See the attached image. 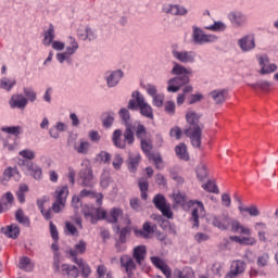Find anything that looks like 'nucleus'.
I'll return each mask as SVG.
<instances>
[{
    "mask_svg": "<svg viewBox=\"0 0 278 278\" xmlns=\"http://www.w3.org/2000/svg\"><path fill=\"white\" fill-rule=\"evenodd\" d=\"M4 134H10L11 136H18L21 134V126H11L2 128Z\"/></svg>",
    "mask_w": 278,
    "mask_h": 278,
    "instance_id": "55",
    "label": "nucleus"
},
{
    "mask_svg": "<svg viewBox=\"0 0 278 278\" xmlns=\"http://www.w3.org/2000/svg\"><path fill=\"white\" fill-rule=\"evenodd\" d=\"M269 263H270V254L268 253H263L258 255L256 260V266H258V268H266V266H268Z\"/></svg>",
    "mask_w": 278,
    "mask_h": 278,
    "instance_id": "46",
    "label": "nucleus"
},
{
    "mask_svg": "<svg viewBox=\"0 0 278 278\" xmlns=\"http://www.w3.org/2000/svg\"><path fill=\"white\" fill-rule=\"evenodd\" d=\"M123 136L124 135L122 129L114 130L112 135V142L114 147H116L117 149H125L127 144H129V141L125 139V136H124V140L122 139Z\"/></svg>",
    "mask_w": 278,
    "mask_h": 278,
    "instance_id": "21",
    "label": "nucleus"
},
{
    "mask_svg": "<svg viewBox=\"0 0 278 278\" xmlns=\"http://www.w3.org/2000/svg\"><path fill=\"white\" fill-rule=\"evenodd\" d=\"M207 29L211 31H225V25L222 22H215L213 25L208 26Z\"/></svg>",
    "mask_w": 278,
    "mask_h": 278,
    "instance_id": "64",
    "label": "nucleus"
},
{
    "mask_svg": "<svg viewBox=\"0 0 278 278\" xmlns=\"http://www.w3.org/2000/svg\"><path fill=\"white\" fill-rule=\"evenodd\" d=\"M18 268H21V270H34V264H31V258L24 256L20 260L18 263Z\"/></svg>",
    "mask_w": 278,
    "mask_h": 278,
    "instance_id": "45",
    "label": "nucleus"
},
{
    "mask_svg": "<svg viewBox=\"0 0 278 278\" xmlns=\"http://www.w3.org/2000/svg\"><path fill=\"white\" fill-rule=\"evenodd\" d=\"M195 173L198 179H200V181H203V179L207 177V165H205V163L198 164Z\"/></svg>",
    "mask_w": 278,
    "mask_h": 278,
    "instance_id": "47",
    "label": "nucleus"
},
{
    "mask_svg": "<svg viewBox=\"0 0 278 278\" xmlns=\"http://www.w3.org/2000/svg\"><path fill=\"white\" fill-rule=\"evenodd\" d=\"M104 119L102 121L103 127L110 128L111 125H114V116L110 113H104Z\"/></svg>",
    "mask_w": 278,
    "mask_h": 278,
    "instance_id": "57",
    "label": "nucleus"
},
{
    "mask_svg": "<svg viewBox=\"0 0 278 278\" xmlns=\"http://www.w3.org/2000/svg\"><path fill=\"white\" fill-rule=\"evenodd\" d=\"M123 156H121V154H115L114 159H113V168H115V170H121V167L123 166Z\"/></svg>",
    "mask_w": 278,
    "mask_h": 278,
    "instance_id": "56",
    "label": "nucleus"
},
{
    "mask_svg": "<svg viewBox=\"0 0 278 278\" xmlns=\"http://www.w3.org/2000/svg\"><path fill=\"white\" fill-rule=\"evenodd\" d=\"M244 270H247V263H244V261H233L225 278H236L238 275H242Z\"/></svg>",
    "mask_w": 278,
    "mask_h": 278,
    "instance_id": "13",
    "label": "nucleus"
},
{
    "mask_svg": "<svg viewBox=\"0 0 278 278\" xmlns=\"http://www.w3.org/2000/svg\"><path fill=\"white\" fill-rule=\"evenodd\" d=\"M156 230H157V226L155 224L146 222L141 230H136V235L141 236V238L149 239L151 238L152 233H155Z\"/></svg>",
    "mask_w": 278,
    "mask_h": 278,
    "instance_id": "23",
    "label": "nucleus"
},
{
    "mask_svg": "<svg viewBox=\"0 0 278 278\" xmlns=\"http://www.w3.org/2000/svg\"><path fill=\"white\" fill-rule=\"evenodd\" d=\"M164 14H170L172 16H186L188 10L178 4H168L163 8Z\"/></svg>",
    "mask_w": 278,
    "mask_h": 278,
    "instance_id": "16",
    "label": "nucleus"
},
{
    "mask_svg": "<svg viewBox=\"0 0 278 278\" xmlns=\"http://www.w3.org/2000/svg\"><path fill=\"white\" fill-rule=\"evenodd\" d=\"M98 159L100 160V162H103V164H110V161L112 160V155H110V153L105 151H101L98 154Z\"/></svg>",
    "mask_w": 278,
    "mask_h": 278,
    "instance_id": "59",
    "label": "nucleus"
},
{
    "mask_svg": "<svg viewBox=\"0 0 278 278\" xmlns=\"http://www.w3.org/2000/svg\"><path fill=\"white\" fill-rule=\"evenodd\" d=\"M23 91L27 101H30V103H34V101H36L37 94H36V91H34V89L29 87H24Z\"/></svg>",
    "mask_w": 278,
    "mask_h": 278,
    "instance_id": "51",
    "label": "nucleus"
},
{
    "mask_svg": "<svg viewBox=\"0 0 278 278\" xmlns=\"http://www.w3.org/2000/svg\"><path fill=\"white\" fill-rule=\"evenodd\" d=\"M212 225L213 227H217V229H220L222 231H227V229L231 227V231H235V233L251 236V228L241 225L238 219H232L231 217H229V214L213 216Z\"/></svg>",
    "mask_w": 278,
    "mask_h": 278,
    "instance_id": "2",
    "label": "nucleus"
},
{
    "mask_svg": "<svg viewBox=\"0 0 278 278\" xmlns=\"http://www.w3.org/2000/svg\"><path fill=\"white\" fill-rule=\"evenodd\" d=\"M153 266L159 268L165 275L166 278H170L172 271L170 267L167 266V264L164 262V260L157 257V256H151L150 257Z\"/></svg>",
    "mask_w": 278,
    "mask_h": 278,
    "instance_id": "18",
    "label": "nucleus"
},
{
    "mask_svg": "<svg viewBox=\"0 0 278 278\" xmlns=\"http://www.w3.org/2000/svg\"><path fill=\"white\" fill-rule=\"evenodd\" d=\"M252 235L253 230H251V235H245V237L231 236L230 240L231 242H237V244H240L241 247H255V244H257V239Z\"/></svg>",
    "mask_w": 278,
    "mask_h": 278,
    "instance_id": "12",
    "label": "nucleus"
},
{
    "mask_svg": "<svg viewBox=\"0 0 278 278\" xmlns=\"http://www.w3.org/2000/svg\"><path fill=\"white\" fill-rule=\"evenodd\" d=\"M78 37L80 38V40H94V38H97V35H94L90 27H87L85 29V35H81V30H78Z\"/></svg>",
    "mask_w": 278,
    "mask_h": 278,
    "instance_id": "49",
    "label": "nucleus"
},
{
    "mask_svg": "<svg viewBox=\"0 0 278 278\" xmlns=\"http://www.w3.org/2000/svg\"><path fill=\"white\" fill-rule=\"evenodd\" d=\"M153 98V105L156 108H162L164 105V94L162 93H156Z\"/></svg>",
    "mask_w": 278,
    "mask_h": 278,
    "instance_id": "58",
    "label": "nucleus"
},
{
    "mask_svg": "<svg viewBox=\"0 0 278 278\" xmlns=\"http://www.w3.org/2000/svg\"><path fill=\"white\" fill-rule=\"evenodd\" d=\"M175 278H194V270L190 267H186L182 270L176 271Z\"/></svg>",
    "mask_w": 278,
    "mask_h": 278,
    "instance_id": "48",
    "label": "nucleus"
},
{
    "mask_svg": "<svg viewBox=\"0 0 278 278\" xmlns=\"http://www.w3.org/2000/svg\"><path fill=\"white\" fill-rule=\"evenodd\" d=\"M54 199L55 201L51 208L47 211L43 208L40 211L46 220H51V218H53L51 215V210L54 212V214H60V212L66 207V199H68V186L58 187L54 192Z\"/></svg>",
    "mask_w": 278,
    "mask_h": 278,
    "instance_id": "4",
    "label": "nucleus"
},
{
    "mask_svg": "<svg viewBox=\"0 0 278 278\" xmlns=\"http://www.w3.org/2000/svg\"><path fill=\"white\" fill-rule=\"evenodd\" d=\"M132 257L139 266H142V261L147 257V247L138 245L134 249Z\"/></svg>",
    "mask_w": 278,
    "mask_h": 278,
    "instance_id": "28",
    "label": "nucleus"
},
{
    "mask_svg": "<svg viewBox=\"0 0 278 278\" xmlns=\"http://www.w3.org/2000/svg\"><path fill=\"white\" fill-rule=\"evenodd\" d=\"M14 86H16V79H10L8 77H3L0 80V88L2 90H7V92H10V90H12Z\"/></svg>",
    "mask_w": 278,
    "mask_h": 278,
    "instance_id": "42",
    "label": "nucleus"
},
{
    "mask_svg": "<svg viewBox=\"0 0 278 278\" xmlns=\"http://www.w3.org/2000/svg\"><path fill=\"white\" fill-rule=\"evenodd\" d=\"M3 233L8 238H12L13 240H16V238H18V236H21V228H18L15 224H13V225L4 228Z\"/></svg>",
    "mask_w": 278,
    "mask_h": 278,
    "instance_id": "34",
    "label": "nucleus"
},
{
    "mask_svg": "<svg viewBox=\"0 0 278 278\" xmlns=\"http://www.w3.org/2000/svg\"><path fill=\"white\" fill-rule=\"evenodd\" d=\"M238 210L240 212V214H244V212H247L250 216H260V208H257L255 205L252 206H238Z\"/></svg>",
    "mask_w": 278,
    "mask_h": 278,
    "instance_id": "43",
    "label": "nucleus"
},
{
    "mask_svg": "<svg viewBox=\"0 0 278 278\" xmlns=\"http://www.w3.org/2000/svg\"><path fill=\"white\" fill-rule=\"evenodd\" d=\"M124 225L127 226L123 228H121V225L116 226L117 231H119V242H122V244H125L127 242V236H129V232L131 231V229L129 228V225H131V220L128 216L124 218Z\"/></svg>",
    "mask_w": 278,
    "mask_h": 278,
    "instance_id": "24",
    "label": "nucleus"
},
{
    "mask_svg": "<svg viewBox=\"0 0 278 278\" xmlns=\"http://www.w3.org/2000/svg\"><path fill=\"white\" fill-rule=\"evenodd\" d=\"M81 166L84 167L78 173V181L84 188H92L96 184L92 166H90L88 161L84 162Z\"/></svg>",
    "mask_w": 278,
    "mask_h": 278,
    "instance_id": "6",
    "label": "nucleus"
},
{
    "mask_svg": "<svg viewBox=\"0 0 278 278\" xmlns=\"http://www.w3.org/2000/svg\"><path fill=\"white\" fill-rule=\"evenodd\" d=\"M55 39V29L53 25H50L49 29L45 33L43 45L49 47V45H53V40Z\"/></svg>",
    "mask_w": 278,
    "mask_h": 278,
    "instance_id": "40",
    "label": "nucleus"
},
{
    "mask_svg": "<svg viewBox=\"0 0 278 278\" xmlns=\"http://www.w3.org/2000/svg\"><path fill=\"white\" fill-rule=\"evenodd\" d=\"M153 204L159 210L165 218H173V211L170 210V204L166 203V198L163 194H156L153 198Z\"/></svg>",
    "mask_w": 278,
    "mask_h": 278,
    "instance_id": "8",
    "label": "nucleus"
},
{
    "mask_svg": "<svg viewBox=\"0 0 278 278\" xmlns=\"http://www.w3.org/2000/svg\"><path fill=\"white\" fill-rule=\"evenodd\" d=\"M185 135L187 136V138H190L192 147H194L195 149H201V127H195L194 129L187 128L185 130Z\"/></svg>",
    "mask_w": 278,
    "mask_h": 278,
    "instance_id": "11",
    "label": "nucleus"
},
{
    "mask_svg": "<svg viewBox=\"0 0 278 278\" xmlns=\"http://www.w3.org/2000/svg\"><path fill=\"white\" fill-rule=\"evenodd\" d=\"M70 45L71 46L66 48L64 53L56 54V60H59L61 64L64 62V60H66V55H73V53L79 49V43H77V40H75L73 37H70Z\"/></svg>",
    "mask_w": 278,
    "mask_h": 278,
    "instance_id": "17",
    "label": "nucleus"
},
{
    "mask_svg": "<svg viewBox=\"0 0 278 278\" xmlns=\"http://www.w3.org/2000/svg\"><path fill=\"white\" fill-rule=\"evenodd\" d=\"M268 56H260L258 64L261 66V75H269V73H275L277 71V64H269Z\"/></svg>",
    "mask_w": 278,
    "mask_h": 278,
    "instance_id": "14",
    "label": "nucleus"
},
{
    "mask_svg": "<svg viewBox=\"0 0 278 278\" xmlns=\"http://www.w3.org/2000/svg\"><path fill=\"white\" fill-rule=\"evenodd\" d=\"M121 266L122 268H125L128 277H131L134 270H136V262H134V258L129 255H123L121 257Z\"/></svg>",
    "mask_w": 278,
    "mask_h": 278,
    "instance_id": "20",
    "label": "nucleus"
},
{
    "mask_svg": "<svg viewBox=\"0 0 278 278\" xmlns=\"http://www.w3.org/2000/svg\"><path fill=\"white\" fill-rule=\"evenodd\" d=\"M132 99L135 100H129L128 102V110H136V108H139L141 116L153 121V108L147 103L144 96H142L140 91H135L132 92Z\"/></svg>",
    "mask_w": 278,
    "mask_h": 278,
    "instance_id": "5",
    "label": "nucleus"
},
{
    "mask_svg": "<svg viewBox=\"0 0 278 278\" xmlns=\"http://www.w3.org/2000/svg\"><path fill=\"white\" fill-rule=\"evenodd\" d=\"M20 155L22 157H25V160H35L36 159V153L31 150H22L20 152Z\"/></svg>",
    "mask_w": 278,
    "mask_h": 278,
    "instance_id": "63",
    "label": "nucleus"
},
{
    "mask_svg": "<svg viewBox=\"0 0 278 278\" xmlns=\"http://www.w3.org/2000/svg\"><path fill=\"white\" fill-rule=\"evenodd\" d=\"M27 170L34 177V179H42V168L37 165H34L31 162H27L26 164Z\"/></svg>",
    "mask_w": 278,
    "mask_h": 278,
    "instance_id": "35",
    "label": "nucleus"
},
{
    "mask_svg": "<svg viewBox=\"0 0 278 278\" xmlns=\"http://www.w3.org/2000/svg\"><path fill=\"white\" fill-rule=\"evenodd\" d=\"M197 207L191 212V220L193 223V227H199V214H203L205 212V207L201 202H197Z\"/></svg>",
    "mask_w": 278,
    "mask_h": 278,
    "instance_id": "31",
    "label": "nucleus"
},
{
    "mask_svg": "<svg viewBox=\"0 0 278 278\" xmlns=\"http://www.w3.org/2000/svg\"><path fill=\"white\" fill-rule=\"evenodd\" d=\"M193 42L204 45V42H216V36L205 35L199 27L193 26Z\"/></svg>",
    "mask_w": 278,
    "mask_h": 278,
    "instance_id": "10",
    "label": "nucleus"
},
{
    "mask_svg": "<svg viewBox=\"0 0 278 278\" xmlns=\"http://www.w3.org/2000/svg\"><path fill=\"white\" fill-rule=\"evenodd\" d=\"M186 119H187V123H189V125H190L189 129H197V127H200L199 126V115H197V113L189 111L186 114Z\"/></svg>",
    "mask_w": 278,
    "mask_h": 278,
    "instance_id": "37",
    "label": "nucleus"
},
{
    "mask_svg": "<svg viewBox=\"0 0 278 278\" xmlns=\"http://www.w3.org/2000/svg\"><path fill=\"white\" fill-rule=\"evenodd\" d=\"M15 218L17 223H21L22 225H28L29 218L25 216V213H23V210H17L15 213Z\"/></svg>",
    "mask_w": 278,
    "mask_h": 278,
    "instance_id": "52",
    "label": "nucleus"
},
{
    "mask_svg": "<svg viewBox=\"0 0 278 278\" xmlns=\"http://www.w3.org/2000/svg\"><path fill=\"white\" fill-rule=\"evenodd\" d=\"M14 204V194L7 192L0 200V214H3Z\"/></svg>",
    "mask_w": 278,
    "mask_h": 278,
    "instance_id": "25",
    "label": "nucleus"
},
{
    "mask_svg": "<svg viewBox=\"0 0 278 278\" xmlns=\"http://www.w3.org/2000/svg\"><path fill=\"white\" fill-rule=\"evenodd\" d=\"M9 105L12 110H15V108L17 110H25L27 108V98L23 94H13L9 101Z\"/></svg>",
    "mask_w": 278,
    "mask_h": 278,
    "instance_id": "15",
    "label": "nucleus"
},
{
    "mask_svg": "<svg viewBox=\"0 0 278 278\" xmlns=\"http://www.w3.org/2000/svg\"><path fill=\"white\" fill-rule=\"evenodd\" d=\"M65 233L67 236H77V227L73 225L71 222L65 223Z\"/></svg>",
    "mask_w": 278,
    "mask_h": 278,
    "instance_id": "54",
    "label": "nucleus"
},
{
    "mask_svg": "<svg viewBox=\"0 0 278 278\" xmlns=\"http://www.w3.org/2000/svg\"><path fill=\"white\" fill-rule=\"evenodd\" d=\"M227 90L222 89V90H214L210 93V96L212 97V99L215 101V103H225L226 99H227Z\"/></svg>",
    "mask_w": 278,
    "mask_h": 278,
    "instance_id": "33",
    "label": "nucleus"
},
{
    "mask_svg": "<svg viewBox=\"0 0 278 278\" xmlns=\"http://www.w3.org/2000/svg\"><path fill=\"white\" fill-rule=\"evenodd\" d=\"M72 262H74V264H77V266L80 268L83 273V276L90 277L92 269H90V266L86 264L84 258H73Z\"/></svg>",
    "mask_w": 278,
    "mask_h": 278,
    "instance_id": "32",
    "label": "nucleus"
},
{
    "mask_svg": "<svg viewBox=\"0 0 278 278\" xmlns=\"http://www.w3.org/2000/svg\"><path fill=\"white\" fill-rule=\"evenodd\" d=\"M138 186H139L140 192H141V199L143 201H147V199L149 197L147 194V192H149V180L147 178H140L138 180Z\"/></svg>",
    "mask_w": 278,
    "mask_h": 278,
    "instance_id": "38",
    "label": "nucleus"
},
{
    "mask_svg": "<svg viewBox=\"0 0 278 278\" xmlns=\"http://www.w3.org/2000/svg\"><path fill=\"white\" fill-rule=\"evenodd\" d=\"M83 215L85 216L86 220H90L92 225L99 223V220H108V223H118V219L123 217V210L114 207L108 215L105 210L98 207L94 208L92 206H88L85 204L83 207Z\"/></svg>",
    "mask_w": 278,
    "mask_h": 278,
    "instance_id": "1",
    "label": "nucleus"
},
{
    "mask_svg": "<svg viewBox=\"0 0 278 278\" xmlns=\"http://www.w3.org/2000/svg\"><path fill=\"white\" fill-rule=\"evenodd\" d=\"M140 154H137L135 156H129L128 159V169L130 173H136L138 170V166H140Z\"/></svg>",
    "mask_w": 278,
    "mask_h": 278,
    "instance_id": "41",
    "label": "nucleus"
},
{
    "mask_svg": "<svg viewBox=\"0 0 278 278\" xmlns=\"http://www.w3.org/2000/svg\"><path fill=\"white\" fill-rule=\"evenodd\" d=\"M74 149L77 151V153L86 155V153H88L90 150V142L86 141L85 139H80L79 143L74 146Z\"/></svg>",
    "mask_w": 278,
    "mask_h": 278,
    "instance_id": "39",
    "label": "nucleus"
},
{
    "mask_svg": "<svg viewBox=\"0 0 278 278\" xmlns=\"http://www.w3.org/2000/svg\"><path fill=\"white\" fill-rule=\"evenodd\" d=\"M140 142L143 153H146V155H149V153H151V150L153 149V144H151V141L147 139H142Z\"/></svg>",
    "mask_w": 278,
    "mask_h": 278,
    "instance_id": "53",
    "label": "nucleus"
},
{
    "mask_svg": "<svg viewBox=\"0 0 278 278\" xmlns=\"http://www.w3.org/2000/svg\"><path fill=\"white\" fill-rule=\"evenodd\" d=\"M130 131L132 134V138H137L138 140H146L147 138V127L142 124H140V122H135L134 125L130 128ZM135 131V135H134ZM136 136V137H135Z\"/></svg>",
    "mask_w": 278,
    "mask_h": 278,
    "instance_id": "19",
    "label": "nucleus"
},
{
    "mask_svg": "<svg viewBox=\"0 0 278 278\" xmlns=\"http://www.w3.org/2000/svg\"><path fill=\"white\" fill-rule=\"evenodd\" d=\"M123 79V71L117 70L112 72L108 78H106V84L109 88H114L115 86H118V81Z\"/></svg>",
    "mask_w": 278,
    "mask_h": 278,
    "instance_id": "29",
    "label": "nucleus"
},
{
    "mask_svg": "<svg viewBox=\"0 0 278 278\" xmlns=\"http://www.w3.org/2000/svg\"><path fill=\"white\" fill-rule=\"evenodd\" d=\"M238 46L243 51H253L255 47V37L253 35L244 36L238 40Z\"/></svg>",
    "mask_w": 278,
    "mask_h": 278,
    "instance_id": "22",
    "label": "nucleus"
},
{
    "mask_svg": "<svg viewBox=\"0 0 278 278\" xmlns=\"http://www.w3.org/2000/svg\"><path fill=\"white\" fill-rule=\"evenodd\" d=\"M172 55L175 58V60L181 62V64H192V62L197 60V52L194 51H179L177 49H173Z\"/></svg>",
    "mask_w": 278,
    "mask_h": 278,
    "instance_id": "9",
    "label": "nucleus"
},
{
    "mask_svg": "<svg viewBox=\"0 0 278 278\" xmlns=\"http://www.w3.org/2000/svg\"><path fill=\"white\" fill-rule=\"evenodd\" d=\"M62 270H65L68 277H72V278L79 277V268H77V266L75 265L64 264L62 265Z\"/></svg>",
    "mask_w": 278,
    "mask_h": 278,
    "instance_id": "44",
    "label": "nucleus"
},
{
    "mask_svg": "<svg viewBox=\"0 0 278 278\" xmlns=\"http://www.w3.org/2000/svg\"><path fill=\"white\" fill-rule=\"evenodd\" d=\"M175 151L179 160H185V162H188V160H190V155L188 154V148L186 147V143L178 144L175 148Z\"/></svg>",
    "mask_w": 278,
    "mask_h": 278,
    "instance_id": "36",
    "label": "nucleus"
},
{
    "mask_svg": "<svg viewBox=\"0 0 278 278\" xmlns=\"http://www.w3.org/2000/svg\"><path fill=\"white\" fill-rule=\"evenodd\" d=\"M252 90H262V92H270V88L273 87V83L268 80H260L255 84L249 85Z\"/></svg>",
    "mask_w": 278,
    "mask_h": 278,
    "instance_id": "30",
    "label": "nucleus"
},
{
    "mask_svg": "<svg viewBox=\"0 0 278 278\" xmlns=\"http://www.w3.org/2000/svg\"><path fill=\"white\" fill-rule=\"evenodd\" d=\"M206 192H212L213 194H218V186L213 180H208L206 184L202 186Z\"/></svg>",
    "mask_w": 278,
    "mask_h": 278,
    "instance_id": "50",
    "label": "nucleus"
},
{
    "mask_svg": "<svg viewBox=\"0 0 278 278\" xmlns=\"http://www.w3.org/2000/svg\"><path fill=\"white\" fill-rule=\"evenodd\" d=\"M181 128H179V126H175L169 131L170 138H176V140H181Z\"/></svg>",
    "mask_w": 278,
    "mask_h": 278,
    "instance_id": "61",
    "label": "nucleus"
},
{
    "mask_svg": "<svg viewBox=\"0 0 278 278\" xmlns=\"http://www.w3.org/2000/svg\"><path fill=\"white\" fill-rule=\"evenodd\" d=\"M164 108H165V112L169 114V116H173L175 114V102L167 101L165 102Z\"/></svg>",
    "mask_w": 278,
    "mask_h": 278,
    "instance_id": "62",
    "label": "nucleus"
},
{
    "mask_svg": "<svg viewBox=\"0 0 278 278\" xmlns=\"http://www.w3.org/2000/svg\"><path fill=\"white\" fill-rule=\"evenodd\" d=\"M172 75H176V77L168 80L167 92H179L181 87L186 86V84H190V75H192V71L175 62L174 67L172 68Z\"/></svg>",
    "mask_w": 278,
    "mask_h": 278,
    "instance_id": "3",
    "label": "nucleus"
},
{
    "mask_svg": "<svg viewBox=\"0 0 278 278\" xmlns=\"http://www.w3.org/2000/svg\"><path fill=\"white\" fill-rule=\"evenodd\" d=\"M86 241L80 240L75 244L74 249L68 250V255L72 256V260H77V255H84L86 253Z\"/></svg>",
    "mask_w": 278,
    "mask_h": 278,
    "instance_id": "26",
    "label": "nucleus"
},
{
    "mask_svg": "<svg viewBox=\"0 0 278 278\" xmlns=\"http://www.w3.org/2000/svg\"><path fill=\"white\" fill-rule=\"evenodd\" d=\"M194 240H195V242H198V244H201L202 242H207V240H210V235L203 233V232H198L194 236Z\"/></svg>",
    "mask_w": 278,
    "mask_h": 278,
    "instance_id": "60",
    "label": "nucleus"
},
{
    "mask_svg": "<svg viewBox=\"0 0 278 278\" xmlns=\"http://www.w3.org/2000/svg\"><path fill=\"white\" fill-rule=\"evenodd\" d=\"M119 116L122 118V123L125 126L124 138L128 141V144L131 147L134 144V134L131 132V115L129 114V110L121 109Z\"/></svg>",
    "mask_w": 278,
    "mask_h": 278,
    "instance_id": "7",
    "label": "nucleus"
},
{
    "mask_svg": "<svg viewBox=\"0 0 278 278\" xmlns=\"http://www.w3.org/2000/svg\"><path fill=\"white\" fill-rule=\"evenodd\" d=\"M229 21L232 23L233 27H242L247 23V15L240 12H232L229 14Z\"/></svg>",
    "mask_w": 278,
    "mask_h": 278,
    "instance_id": "27",
    "label": "nucleus"
}]
</instances>
